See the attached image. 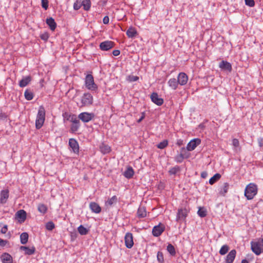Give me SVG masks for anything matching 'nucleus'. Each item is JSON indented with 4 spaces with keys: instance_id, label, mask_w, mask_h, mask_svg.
Returning a JSON list of instances; mask_svg holds the SVG:
<instances>
[{
    "instance_id": "obj_7",
    "label": "nucleus",
    "mask_w": 263,
    "mask_h": 263,
    "mask_svg": "<svg viewBox=\"0 0 263 263\" xmlns=\"http://www.w3.org/2000/svg\"><path fill=\"white\" fill-rule=\"evenodd\" d=\"M189 211L186 208H180L178 210L176 220L178 221L180 220H184L187 216Z\"/></svg>"
},
{
    "instance_id": "obj_19",
    "label": "nucleus",
    "mask_w": 263,
    "mask_h": 263,
    "mask_svg": "<svg viewBox=\"0 0 263 263\" xmlns=\"http://www.w3.org/2000/svg\"><path fill=\"white\" fill-rule=\"evenodd\" d=\"M20 249L21 250L25 251V254L28 255H32L35 252V248L34 246L29 248L27 246H22Z\"/></svg>"
},
{
    "instance_id": "obj_23",
    "label": "nucleus",
    "mask_w": 263,
    "mask_h": 263,
    "mask_svg": "<svg viewBox=\"0 0 263 263\" xmlns=\"http://www.w3.org/2000/svg\"><path fill=\"white\" fill-rule=\"evenodd\" d=\"M137 216L138 218H141L146 216V211L145 207L140 206L137 211Z\"/></svg>"
},
{
    "instance_id": "obj_48",
    "label": "nucleus",
    "mask_w": 263,
    "mask_h": 263,
    "mask_svg": "<svg viewBox=\"0 0 263 263\" xmlns=\"http://www.w3.org/2000/svg\"><path fill=\"white\" fill-rule=\"evenodd\" d=\"M232 145L235 148V149L237 151V149L239 147V142L237 139H233L232 140Z\"/></svg>"
},
{
    "instance_id": "obj_26",
    "label": "nucleus",
    "mask_w": 263,
    "mask_h": 263,
    "mask_svg": "<svg viewBox=\"0 0 263 263\" xmlns=\"http://www.w3.org/2000/svg\"><path fill=\"white\" fill-rule=\"evenodd\" d=\"M100 149L103 154H108L111 151L110 147L104 143H101L100 145Z\"/></svg>"
},
{
    "instance_id": "obj_41",
    "label": "nucleus",
    "mask_w": 263,
    "mask_h": 263,
    "mask_svg": "<svg viewBox=\"0 0 263 263\" xmlns=\"http://www.w3.org/2000/svg\"><path fill=\"white\" fill-rule=\"evenodd\" d=\"M180 168L179 166H175L174 167H172L169 170L168 172L170 175H175L178 172H180Z\"/></svg>"
},
{
    "instance_id": "obj_18",
    "label": "nucleus",
    "mask_w": 263,
    "mask_h": 263,
    "mask_svg": "<svg viewBox=\"0 0 263 263\" xmlns=\"http://www.w3.org/2000/svg\"><path fill=\"white\" fill-rule=\"evenodd\" d=\"M26 212L24 210H20L15 214L16 218H17L21 222L25 221L26 219Z\"/></svg>"
},
{
    "instance_id": "obj_43",
    "label": "nucleus",
    "mask_w": 263,
    "mask_h": 263,
    "mask_svg": "<svg viewBox=\"0 0 263 263\" xmlns=\"http://www.w3.org/2000/svg\"><path fill=\"white\" fill-rule=\"evenodd\" d=\"M80 126V123H72L70 127V129L72 132L74 133L79 129Z\"/></svg>"
},
{
    "instance_id": "obj_42",
    "label": "nucleus",
    "mask_w": 263,
    "mask_h": 263,
    "mask_svg": "<svg viewBox=\"0 0 263 263\" xmlns=\"http://www.w3.org/2000/svg\"><path fill=\"white\" fill-rule=\"evenodd\" d=\"M168 142L167 140H164L162 142H160L157 147L159 149H163L168 145Z\"/></svg>"
},
{
    "instance_id": "obj_44",
    "label": "nucleus",
    "mask_w": 263,
    "mask_h": 263,
    "mask_svg": "<svg viewBox=\"0 0 263 263\" xmlns=\"http://www.w3.org/2000/svg\"><path fill=\"white\" fill-rule=\"evenodd\" d=\"M184 159V158L183 157L182 154H177L175 157L174 160L177 163H182Z\"/></svg>"
},
{
    "instance_id": "obj_46",
    "label": "nucleus",
    "mask_w": 263,
    "mask_h": 263,
    "mask_svg": "<svg viewBox=\"0 0 263 263\" xmlns=\"http://www.w3.org/2000/svg\"><path fill=\"white\" fill-rule=\"evenodd\" d=\"M55 227V225L52 221H49L46 224V228L49 231L52 230Z\"/></svg>"
},
{
    "instance_id": "obj_22",
    "label": "nucleus",
    "mask_w": 263,
    "mask_h": 263,
    "mask_svg": "<svg viewBox=\"0 0 263 263\" xmlns=\"http://www.w3.org/2000/svg\"><path fill=\"white\" fill-rule=\"evenodd\" d=\"M31 81V77L30 76H28L23 78L19 82V86L21 87H24L26 86Z\"/></svg>"
},
{
    "instance_id": "obj_49",
    "label": "nucleus",
    "mask_w": 263,
    "mask_h": 263,
    "mask_svg": "<svg viewBox=\"0 0 263 263\" xmlns=\"http://www.w3.org/2000/svg\"><path fill=\"white\" fill-rule=\"evenodd\" d=\"M157 260L159 262L162 263L163 262L164 259H163V254L162 252L159 251L157 253Z\"/></svg>"
},
{
    "instance_id": "obj_61",
    "label": "nucleus",
    "mask_w": 263,
    "mask_h": 263,
    "mask_svg": "<svg viewBox=\"0 0 263 263\" xmlns=\"http://www.w3.org/2000/svg\"><path fill=\"white\" fill-rule=\"evenodd\" d=\"M208 176V173L206 172H203L201 174V177L202 178H205Z\"/></svg>"
},
{
    "instance_id": "obj_5",
    "label": "nucleus",
    "mask_w": 263,
    "mask_h": 263,
    "mask_svg": "<svg viewBox=\"0 0 263 263\" xmlns=\"http://www.w3.org/2000/svg\"><path fill=\"white\" fill-rule=\"evenodd\" d=\"M93 103L92 96L89 92L84 93L81 98V107L88 106Z\"/></svg>"
},
{
    "instance_id": "obj_13",
    "label": "nucleus",
    "mask_w": 263,
    "mask_h": 263,
    "mask_svg": "<svg viewBox=\"0 0 263 263\" xmlns=\"http://www.w3.org/2000/svg\"><path fill=\"white\" fill-rule=\"evenodd\" d=\"M152 101L155 104L161 106L163 104L164 101L161 98L159 97L157 92H153L151 96Z\"/></svg>"
},
{
    "instance_id": "obj_37",
    "label": "nucleus",
    "mask_w": 263,
    "mask_h": 263,
    "mask_svg": "<svg viewBox=\"0 0 263 263\" xmlns=\"http://www.w3.org/2000/svg\"><path fill=\"white\" fill-rule=\"evenodd\" d=\"M78 231L79 233L82 235H86L88 232V230L82 225H80L78 228Z\"/></svg>"
},
{
    "instance_id": "obj_24",
    "label": "nucleus",
    "mask_w": 263,
    "mask_h": 263,
    "mask_svg": "<svg viewBox=\"0 0 263 263\" xmlns=\"http://www.w3.org/2000/svg\"><path fill=\"white\" fill-rule=\"evenodd\" d=\"M134 174V171L132 167L128 166L127 167L126 171L124 172L123 175L124 177L127 179H130L133 177Z\"/></svg>"
},
{
    "instance_id": "obj_11",
    "label": "nucleus",
    "mask_w": 263,
    "mask_h": 263,
    "mask_svg": "<svg viewBox=\"0 0 263 263\" xmlns=\"http://www.w3.org/2000/svg\"><path fill=\"white\" fill-rule=\"evenodd\" d=\"M115 44L110 41H104L100 43L99 47L101 50L103 51H108L114 47Z\"/></svg>"
},
{
    "instance_id": "obj_50",
    "label": "nucleus",
    "mask_w": 263,
    "mask_h": 263,
    "mask_svg": "<svg viewBox=\"0 0 263 263\" xmlns=\"http://www.w3.org/2000/svg\"><path fill=\"white\" fill-rule=\"evenodd\" d=\"M245 4L250 7H253L255 6V2L254 0H245Z\"/></svg>"
},
{
    "instance_id": "obj_62",
    "label": "nucleus",
    "mask_w": 263,
    "mask_h": 263,
    "mask_svg": "<svg viewBox=\"0 0 263 263\" xmlns=\"http://www.w3.org/2000/svg\"><path fill=\"white\" fill-rule=\"evenodd\" d=\"M144 113H143L142 116L141 117V118L138 120V122L140 123L144 118Z\"/></svg>"
},
{
    "instance_id": "obj_45",
    "label": "nucleus",
    "mask_w": 263,
    "mask_h": 263,
    "mask_svg": "<svg viewBox=\"0 0 263 263\" xmlns=\"http://www.w3.org/2000/svg\"><path fill=\"white\" fill-rule=\"evenodd\" d=\"M82 7L81 0H77L73 4V9L78 10Z\"/></svg>"
},
{
    "instance_id": "obj_6",
    "label": "nucleus",
    "mask_w": 263,
    "mask_h": 263,
    "mask_svg": "<svg viewBox=\"0 0 263 263\" xmlns=\"http://www.w3.org/2000/svg\"><path fill=\"white\" fill-rule=\"evenodd\" d=\"M95 114L92 112H83L78 115V118L84 123H87L95 118Z\"/></svg>"
},
{
    "instance_id": "obj_2",
    "label": "nucleus",
    "mask_w": 263,
    "mask_h": 263,
    "mask_svg": "<svg viewBox=\"0 0 263 263\" xmlns=\"http://www.w3.org/2000/svg\"><path fill=\"white\" fill-rule=\"evenodd\" d=\"M257 186L253 183L249 184L246 187L245 196L248 200L252 199L257 193Z\"/></svg>"
},
{
    "instance_id": "obj_53",
    "label": "nucleus",
    "mask_w": 263,
    "mask_h": 263,
    "mask_svg": "<svg viewBox=\"0 0 263 263\" xmlns=\"http://www.w3.org/2000/svg\"><path fill=\"white\" fill-rule=\"evenodd\" d=\"M40 37L42 40H43L45 41H46L48 40V39L49 38V34L48 33L45 32V33L41 34Z\"/></svg>"
},
{
    "instance_id": "obj_39",
    "label": "nucleus",
    "mask_w": 263,
    "mask_h": 263,
    "mask_svg": "<svg viewBox=\"0 0 263 263\" xmlns=\"http://www.w3.org/2000/svg\"><path fill=\"white\" fill-rule=\"evenodd\" d=\"M197 213L200 217L203 218L206 216L207 211H206V209H204V208L200 207V208H199V209L197 212Z\"/></svg>"
},
{
    "instance_id": "obj_25",
    "label": "nucleus",
    "mask_w": 263,
    "mask_h": 263,
    "mask_svg": "<svg viewBox=\"0 0 263 263\" xmlns=\"http://www.w3.org/2000/svg\"><path fill=\"white\" fill-rule=\"evenodd\" d=\"M178 80L175 78L170 79L168 81V85L173 90H176L178 87L179 83Z\"/></svg>"
},
{
    "instance_id": "obj_34",
    "label": "nucleus",
    "mask_w": 263,
    "mask_h": 263,
    "mask_svg": "<svg viewBox=\"0 0 263 263\" xmlns=\"http://www.w3.org/2000/svg\"><path fill=\"white\" fill-rule=\"evenodd\" d=\"M221 178V175L219 173L215 174L209 180V183L211 185L214 184Z\"/></svg>"
},
{
    "instance_id": "obj_3",
    "label": "nucleus",
    "mask_w": 263,
    "mask_h": 263,
    "mask_svg": "<svg viewBox=\"0 0 263 263\" xmlns=\"http://www.w3.org/2000/svg\"><path fill=\"white\" fill-rule=\"evenodd\" d=\"M251 250L256 255L263 252V238H259L256 241L251 242Z\"/></svg>"
},
{
    "instance_id": "obj_15",
    "label": "nucleus",
    "mask_w": 263,
    "mask_h": 263,
    "mask_svg": "<svg viewBox=\"0 0 263 263\" xmlns=\"http://www.w3.org/2000/svg\"><path fill=\"white\" fill-rule=\"evenodd\" d=\"M219 67L222 70L228 71L229 72H231L232 69L231 63L223 60L219 63Z\"/></svg>"
},
{
    "instance_id": "obj_30",
    "label": "nucleus",
    "mask_w": 263,
    "mask_h": 263,
    "mask_svg": "<svg viewBox=\"0 0 263 263\" xmlns=\"http://www.w3.org/2000/svg\"><path fill=\"white\" fill-rule=\"evenodd\" d=\"M82 6L85 11L89 10L91 7V1L90 0H83L81 1Z\"/></svg>"
},
{
    "instance_id": "obj_57",
    "label": "nucleus",
    "mask_w": 263,
    "mask_h": 263,
    "mask_svg": "<svg viewBox=\"0 0 263 263\" xmlns=\"http://www.w3.org/2000/svg\"><path fill=\"white\" fill-rule=\"evenodd\" d=\"M8 230V227L7 225H5L1 229V232L3 234H5Z\"/></svg>"
},
{
    "instance_id": "obj_35",
    "label": "nucleus",
    "mask_w": 263,
    "mask_h": 263,
    "mask_svg": "<svg viewBox=\"0 0 263 263\" xmlns=\"http://www.w3.org/2000/svg\"><path fill=\"white\" fill-rule=\"evenodd\" d=\"M167 251L169 253L171 254V255L174 256L176 255V252L175 249L174 247L171 243H169L166 248Z\"/></svg>"
},
{
    "instance_id": "obj_27",
    "label": "nucleus",
    "mask_w": 263,
    "mask_h": 263,
    "mask_svg": "<svg viewBox=\"0 0 263 263\" xmlns=\"http://www.w3.org/2000/svg\"><path fill=\"white\" fill-rule=\"evenodd\" d=\"M1 258L3 263H12V257L8 253H4L2 255Z\"/></svg>"
},
{
    "instance_id": "obj_20",
    "label": "nucleus",
    "mask_w": 263,
    "mask_h": 263,
    "mask_svg": "<svg viewBox=\"0 0 263 263\" xmlns=\"http://www.w3.org/2000/svg\"><path fill=\"white\" fill-rule=\"evenodd\" d=\"M89 208L92 212L98 214L101 211V208L100 206L95 202H91L89 204Z\"/></svg>"
},
{
    "instance_id": "obj_4",
    "label": "nucleus",
    "mask_w": 263,
    "mask_h": 263,
    "mask_svg": "<svg viewBox=\"0 0 263 263\" xmlns=\"http://www.w3.org/2000/svg\"><path fill=\"white\" fill-rule=\"evenodd\" d=\"M85 85L86 87L91 91L98 90V85L95 83L94 78L91 74H88L85 78Z\"/></svg>"
},
{
    "instance_id": "obj_16",
    "label": "nucleus",
    "mask_w": 263,
    "mask_h": 263,
    "mask_svg": "<svg viewBox=\"0 0 263 263\" xmlns=\"http://www.w3.org/2000/svg\"><path fill=\"white\" fill-rule=\"evenodd\" d=\"M8 190H2L0 193V203L4 204L7 202L9 198Z\"/></svg>"
},
{
    "instance_id": "obj_60",
    "label": "nucleus",
    "mask_w": 263,
    "mask_h": 263,
    "mask_svg": "<svg viewBox=\"0 0 263 263\" xmlns=\"http://www.w3.org/2000/svg\"><path fill=\"white\" fill-rule=\"evenodd\" d=\"M258 141L259 146L261 147L263 145V139L261 138H259L258 139Z\"/></svg>"
},
{
    "instance_id": "obj_12",
    "label": "nucleus",
    "mask_w": 263,
    "mask_h": 263,
    "mask_svg": "<svg viewBox=\"0 0 263 263\" xmlns=\"http://www.w3.org/2000/svg\"><path fill=\"white\" fill-rule=\"evenodd\" d=\"M68 145L71 148L72 151L75 154H78L79 152V146L77 141L73 139L70 138L69 140Z\"/></svg>"
},
{
    "instance_id": "obj_36",
    "label": "nucleus",
    "mask_w": 263,
    "mask_h": 263,
    "mask_svg": "<svg viewBox=\"0 0 263 263\" xmlns=\"http://www.w3.org/2000/svg\"><path fill=\"white\" fill-rule=\"evenodd\" d=\"M118 201V198L116 196H113L111 198H109L106 202V205L111 206L114 203H117Z\"/></svg>"
},
{
    "instance_id": "obj_52",
    "label": "nucleus",
    "mask_w": 263,
    "mask_h": 263,
    "mask_svg": "<svg viewBox=\"0 0 263 263\" xmlns=\"http://www.w3.org/2000/svg\"><path fill=\"white\" fill-rule=\"evenodd\" d=\"M42 6L45 9L47 10L48 8V0H41Z\"/></svg>"
},
{
    "instance_id": "obj_40",
    "label": "nucleus",
    "mask_w": 263,
    "mask_h": 263,
    "mask_svg": "<svg viewBox=\"0 0 263 263\" xmlns=\"http://www.w3.org/2000/svg\"><path fill=\"white\" fill-rule=\"evenodd\" d=\"M229 247L228 245H225L221 247L219 250V254L221 255H225L229 251Z\"/></svg>"
},
{
    "instance_id": "obj_56",
    "label": "nucleus",
    "mask_w": 263,
    "mask_h": 263,
    "mask_svg": "<svg viewBox=\"0 0 263 263\" xmlns=\"http://www.w3.org/2000/svg\"><path fill=\"white\" fill-rule=\"evenodd\" d=\"M109 17L108 16H105L104 17V18L103 19V23L104 24H108L109 23Z\"/></svg>"
},
{
    "instance_id": "obj_33",
    "label": "nucleus",
    "mask_w": 263,
    "mask_h": 263,
    "mask_svg": "<svg viewBox=\"0 0 263 263\" xmlns=\"http://www.w3.org/2000/svg\"><path fill=\"white\" fill-rule=\"evenodd\" d=\"M24 96L27 100L30 101L33 99L34 95L31 90L26 89L24 92Z\"/></svg>"
},
{
    "instance_id": "obj_38",
    "label": "nucleus",
    "mask_w": 263,
    "mask_h": 263,
    "mask_svg": "<svg viewBox=\"0 0 263 263\" xmlns=\"http://www.w3.org/2000/svg\"><path fill=\"white\" fill-rule=\"evenodd\" d=\"M188 151L186 149V148L183 147L180 149V154L183 155V157L184 159H187L190 156V154L187 152Z\"/></svg>"
},
{
    "instance_id": "obj_29",
    "label": "nucleus",
    "mask_w": 263,
    "mask_h": 263,
    "mask_svg": "<svg viewBox=\"0 0 263 263\" xmlns=\"http://www.w3.org/2000/svg\"><path fill=\"white\" fill-rule=\"evenodd\" d=\"M29 235L27 232H23L20 235V241L22 245L27 243L28 240Z\"/></svg>"
},
{
    "instance_id": "obj_9",
    "label": "nucleus",
    "mask_w": 263,
    "mask_h": 263,
    "mask_svg": "<svg viewBox=\"0 0 263 263\" xmlns=\"http://www.w3.org/2000/svg\"><path fill=\"white\" fill-rule=\"evenodd\" d=\"M165 230L163 224L159 223L158 225L154 227L152 230V234L155 237H158L161 235Z\"/></svg>"
},
{
    "instance_id": "obj_17",
    "label": "nucleus",
    "mask_w": 263,
    "mask_h": 263,
    "mask_svg": "<svg viewBox=\"0 0 263 263\" xmlns=\"http://www.w3.org/2000/svg\"><path fill=\"white\" fill-rule=\"evenodd\" d=\"M236 251L232 250L227 255L225 258V263H233L236 257Z\"/></svg>"
},
{
    "instance_id": "obj_1",
    "label": "nucleus",
    "mask_w": 263,
    "mask_h": 263,
    "mask_svg": "<svg viewBox=\"0 0 263 263\" xmlns=\"http://www.w3.org/2000/svg\"><path fill=\"white\" fill-rule=\"evenodd\" d=\"M45 120V109L43 106L39 108L38 112L35 120V127L36 129H40L43 125Z\"/></svg>"
},
{
    "instance_id": "obj_54",
    "label": "nucleus",
    "mask_w": 263,
    "mask_h": 263,
    "mask_svg": "<svg viewBox=\"0 0 263 263\" xmlns=\"http://www.w3.org/2000/svg\"><path fill=\"white\" fill-rule=\"evenodd\" d=\"M7 118V115L5 113L2 112V111H0V120H4L6 119Z\"/></svg>"
},
{
    "instance_id": "obj_58",
    "label": "nucleus",
    "mask_w": 263,
    "mask_h": 263,
    "mask_svg": "<svg viewBox=\"0 0 263 263\" xmlns=\"http://www.w3.org/2000/svg\"><path fill=\"white\" fill-rule=\"evenodd\" d=\"M176 144L180 146L184 144L183 140L182 139H178L177 140Z\"/></svg>"
},
{
    "instance_id": "obj_51",
    "label": "nucleus",
    "mask_w": 263,
    "mask_h": 263,
    "mask_svg": "<svg viewBox=\"0 0 263 263\" xmlns=\"http://www.w3.org/2000/svg\"><path fill=\"white\" fill-rule=\"evenodd\" d=\"M79 119H77V117L74 115H72L70 118V121L72 122V123H78L80 122Z\"/></svg>"
},
{
    "instance_id": "obj_28",
    "label": "nucleus",
    "mask_w": 263,
    "mask_h": 263,
    "mask_svg": "<svg viewBox=\"0 0 263 263\" xmlns=\"http://www.w3.org/2000/svg\"><path fill=\"white\" fill-rule=\"evenodd\" d=\"M137 34V31L133 27L129 28L126 31V35L128 37L133 38Z\"/></svg>"
},
{
    "instance_id": "obj_47",
    "label": "nucleus",
    "mask_w": 263,
    "mask_h": 263,
    "mask_svg": "<svg viewBox=\"0 0 263 263\" xmlns=\"http://www.w3.org/2000/svg\"><path fill=\"white\" fill-rule=\"evenodd\" d=\"M139 77L136 76L129 75L127 78V80L130 82H135L139 80Z\"/></svg>"
},
{
    "instance_id": "obj_14",
    "label": "nucleus",
    "mask_w": 263,
    "mask_h": 263,
    "mask_svg": "<svg viewBox=\"0 0 263 263\" xmlns=\"http://www.w3.org/2000/svg\"><path fill=\"white\" fill-rule=\"evenodd\" d=\"M178 82L181 85H185L188 81V76L184 72H180L179 73L177 78Z\"/></svg>"
},
{
    "instance_id": "obj_10",
    "label": "nucleus",
    "mask_w": 263,
    "mask_h": 263,
    "mask_svg": "<svg viewBox=\"0 0 263 263\" xmlns=\"http://www.w3.org/2000/svg\"><path fill=\"white\" fill-rule=\"evenodd\" d=\"M125 246L128 248H132L134 246L133 236L132 233L127 232L126 233L125 237Z\"/></svg>"
},
{
    "instance_id": "obj_63",
    "label": "nucleus",
    "mask_w": 263,
    "mask_h": 263,
    "mask_svg": "<svg viewBox=\"0 0 263 263\" xmlns=\"http://www.w3.org/2000/svg\"><path fill=\"white\" fill-rule=\"evenodd\" d=\"M241 263H249L247 259H242Z\"/></svg>"
},
{
    "instance_id": "obj_59",
    "label": "nucleus",
    "mask_w": 263,
    "mask_h": 263,
    "mask_svg": "<svg viewBox=\"0 0 263 263\" xmlns=\"http://www.w3.org/2000/svg\"><path fill=\"white\" fill-rule=\"evenodd\" d=\"M120 51L119 50H114L112 51V54L114 56H118L120 54Z\"/></svg>"
},
{
    "instance_id": "obj_8",
    "label": "nucleus",
    "mask_w": 263,
    "mask_h": 263,
    "mask_svg": "<svg viewBox=\"0 0 263 263\" xmlns=\"http://www.w3.org/2000/svg\"><path fill=\"white\" fill-rule=\"evenodd\" d=\"M201 140L199 138H195L191 140L187 144L186 149L188 151H192L200 144Z\"/></svg>"
},
{
    "instance_id": "obj_21",
    "label": "nucleus",
    "mask_w": 263,
    "mask_h": 263,
    "mask_svg": "<svg viewBox=\"0 0 263 263\" xmlns=\"http://www.w3.org/2000/svg\"><path fill=\"white\" fill-rule=\"evenodd\" d=\"M46 23L52 31H54L55 29L57 23L52 17L47 18L46 20Z\"/></svg>"
},
{
    "instance_id": "obj_64",
    "label": "nucleus",
    "mask_w": 263,
    "mask_h": 263,
    "mask_svg": "<svg viewBox=\"0 0 263 263\" xmlns=\"http://www.w3.org/2000/svg\"><path fill=\"white\" fill-rule=\"evenodd\" d=\"M203 126L202 124L199 125V127H203Z\"/></svg>"
},
{
    "instance_id": "obj_32",
    "label": "nucleus",
    "mask_w": 263,
    "mask_h": 263,
    "mask_svg": "<svg viewBox=\"0 0 263 263\" xmlns=\"http://www.w3.org/2000/svg\"><path fill=\"white\" fill-rule=\"evenodd\" d=\"M229 187V184L227 182H226L223 184V186L221 188L219 194L222 196H224L226 193L228 192V189Z\"/></svg>"
},
{
    "instance_id": "obj_31",
    "label": "nucleus",
    "mask_w": 263,
    "mask_h": 263,
    "mask_svg": "<svg viewBox=\"0 0 263 263\" xmlns=\"http://www.w3.org/2000/svg\"><path fill=\"white\" fill-rule=\"evenodd\" d=\"M47 210V206L43 203H39L37 205L38 211L43 215L46 213Z\"/></svg>"
},
{
    "instance_id": "obj_55",
    "label": "nucleus",
    "mask_w": 263,
    "mask_h": 263,
    "mask_svg": "<svg viewBox=\"0 0 263 263\" xmlns=\"http://www.w3.org/2000/svg\"><path fill=\"white\" fill-rule=\"evenodd\" d=\"M7 243V240L0 238V247H4Z\"/></svg>"
}]
</instances>
